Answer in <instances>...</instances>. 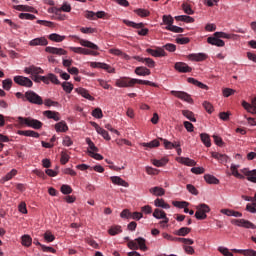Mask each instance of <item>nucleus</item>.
I'll return each mask as SVG.
<instances>
[{"instance_id":"f257e3e1","label":"nucleus","mask_w":256,"mask_h":256,"mask_svg":"<svg viewBox=\"0 0 256 256\" xmlns=\"http://www.w3.org/2000/svg\"><path fill=\"white\" fill-rule=\"evenodd\" d=\"M150 85V87H157V84L148 80H141L136 78L123 77L116 80L117 87H135V85Z\"/></svg>"},{"instance_id":"f03ea898","label":"nucleus","mask_w":256,"mask_h":256,"mask_svg":"<svg viewBox=\"0 0 256 256\" xmlns=\"http://www.w3.org/2000/svg\"><path fill=\"white\" fill-rule=\"evenodd\" d=\"M78 40L82 47H88V49L84 48L83 55H92L93 57H97V55H99V53L97 52V50H99V46H97L95 43L81 38H79Z\"/></svg>"},{"instance_id":"7ed1b4c3","label":"nucleus","mask_w":256,"mask_h":256,"mask_svg":"<svg viewBox=\"0 0 256 256\" xmlns=\"http://www.w3.org/2000/svg\"><path fill=\"white\" fill-rule=\"evenodd\" d=\"M17 121L20 125H27V127H32V129H41L43 127V123L39 120H35L31 117L23 118L19 116Z\"/></svg>"},{"instance_id":"20e7f679","label":"nucleus","mask_w":256,"mask_h":256,"mask_svg":"<svg viewBox=\"0 0 256 256\" xmlns=\"http://www.w3.org/2000/svg\"><path fill=\"white\" fill-rule=\"evenodd\" d=\"M123 23L127 25V27H133V29H140L137 31V33L142 37H145L149 33V29L143 28L145 27V24L143 22L135 23L133 21L123 20Z\"/></svg>"},{"instance_id":"39448f33","label":"nucleus","mask_w":256,"mask_h":256,"mask_svg":"<svg viewBox=\"0 0 256 256\" xmlns=\"http://www.w3.org/2000/svg\"><path fill=\"white\" fill-rule=\"evenodd\" d=\"M23 101H29L33 105H43V98L31 90L25 92Z\"/></svg>"},{"instance_id":"423d86ee","label":"nucleus","mask_w":256,"mask_h":256,"mask_svg":"<svg viewBox=\"0 0 256 256\" xmlns=\"http://www.w3.org/2000/svg\"><path fill=\"white\" fill-rule=\"evenodd\" d=\"M146 240L143 237L136 238L135 240H131L128 242L129 249H140L141 251H147Z\"/></svg>"},{"instance_id":"0eeeda50","label":"nucleus","mask_w":256,"mask_h":256,"mask_svg":"<svg viewBox=\"0 0 256 256\" xmlns=\"http://www.w3.org/2000/svg\"><path fill=\"white\" fill-rule=\"evenodd\" d=\"M196 209L197 211L195 213V217L199 221H203L204 219H207V213L211 211V208H209V205L207 204H200L196 206Z\"/></svg>"},{"instance_id":"6e6552de","label":"nucleus","mask_w":256,"mask_h":256,"mask_svg":"<svg viewBox=\"0 0 256 256\" xmlns=\"http://www.w3.org/2000/svg\"><path fill=\"white\" fill-rule=\"evenodd\" d=\"M231 223L232 225H236V227H244V229H256L255 224L245 219H233Z\"/></svg>"},{"instance_id":"1a4fd4ad","label":"nucleus","mask_w":256,"mask_h":256,"mask_svg":"<svg viewBox=\"0 0 256 256\" xmlns=\"http://www.w3.org/2000/svg\"><path fill=\"white\" fill-rule=\"evenodd\" d=\"M14 83H16V85H20V87H33V81L25 76H15Z\"/></svg>"},{"instance_id":"9d476101","label":"nucleus","mask_w":256,"mask_h":256,"mask_svg":"<svg viewBox=\"0 0 256 256\" xmlns=\"http://www.w3.org/2000/svg\"><path fill=\"white\" fill-rule=\"evenodd\" d=\"M30 47H47L49 45V41L45 36L34 38L29 42Z\"/></svg>"},{"instance_id":"9b49d317","label":"nucleus","mask_w":256,"mask_h":256,"mask_svg":"<svg viewBox=\"0 0 256 256\" xmlns=\"http://www.w3.org/2000/svg\"><path fill=\"white\" fill-rule=\"evenodd\" d=\"M170 93L171 95H174V97H177L182 101H186V103H193V98H191V95L186 92L172 90Z\"/></svg>"},{"instance_id":"f8f14e48","label":"nucleus","mask_w":256,"mask_h":256,"mask_svg":"<svg viewBox=\"0 0 256 256\" xmlns=\"http://www.w3.org/2000/svg\"><path fill=\"white\" fill-rule=\"evenodd\" d=\"M24 73H26L27 75H32L33 77L35 75H42L45 73V71L41 67L32 65V66L26 67L24 69Z\"/></svg>"},{"instance_id":"ddd939ff","label":"nucleus","mask_w":256,"mask_h":256,"mask_svg":"<svg viewBox=\"0 0 256 256\" xmlns=\"http://www.w3.org/2000/svg\"><path fill=\"white\" fill-rule=\"evenodd\" d=\"M242 107H244V109L248 113H251L252 115H256V97L252 99L251 104L246 101H243Z\"/></svg>"},{"instance_id":"4468645a","label":"nucleus","mask_w":256,"mask_h":256,"mask_svg":"<svg viewBox=\"0 0 256 256\" xmlns=\"http://www.w3.org/2000/svg\"><path fill=\"white\" fill-rule=\"evenodd\" d=\"M174 69H176V71H178L179 73H191V71H193V69L184 62H176L174 65Z\"/></svg>"},{"instance_id":"2eb2a0df","label":"nucleus","mask_w":256,"mask_h":256,"mask_svg":"<svg viewBox=\"0 0 256 256\" xmlns=\"http://www.w3.org/2000/svg\"><path fill=\"white\" fill-rule=\"evenodd\" d=\"M46 53H50L51 55H58L61 57V55H66L67 51L63 48H57V47H52V46H47L45 48Z\"/></svg>"},{"instance_id":"dca6fc26","label":"nucleus","mask_w":256,"mask_h":256,"mask_svg":"<svg viewBox=\"0 0 256 256\" xmlns=\"http://www.w3.org/2000/svg\"><path fill=\"white\" fill-rule=\"evenodd\" d=\"M209 56L205 53H194L188 55L189 61H196V62H201L205 61Z\"/></svg>"},{"instance_id":"f3484780","label":"nucleus","mask_w":256,"mask_h":256,"mask_svg":"<svg viewBox=\"0 0 256 256\" xmlns=\"http://www.w3.org/2000/svg\"><path fill=\"white\" fill-rule=\"evenodd\" d=\"M146 53H149L152 57H165V55H167L163 48H157L156 50L148 48L146 49Z\"/></svg>"},{"instance_id":"a211bd4d","label":"nucleus","mask_w":256,"mask_h":256,"mask_svg":"<svg viewBox=\"0 0 256 256\" xmlns=\"http://www.w3.org/2000/svg\"><path fill=\"white\" fill-rule=\"evenodd\" d=\"M242 173L246 175L248 181H251V183H256V169L251 171L247 168H244Z\"/></svg>"},{"instance_id":"6ab92c4d","label":"nucleus","mask_w":256,"mask_h":256,"mask_svg":"<svg viewBox=\"0 0 256 256\" xmlns=\"http://www.w3.org/2000/svg\"><path fill=\"white\" fill-rule=\"evenodd\" d=\"M207 43H209L210 45H215L216 47H225V41L217 38L216 36L208 37Z\"/></svg>"},{"instance_id":"aec40b11","label":"nucleus","mask_w":256,"mask_h":256,"mask_svg":"<svg viewBox=\"0 0 256 256\" xmlns=\"http://www.w3.org/2000/svg\"><path fill=\"white\" fill-rule=\"evenodd\" d=\"M134 59L136 61H139L140 63H145V65H147V67H149L150 69H153V67H155V62L151 58H142L140 56H134Z\"/></svg>"},{"instance_id":"412c9836","label":"nucleus","mask_w":256,"mask_h":256,"mask_svg":"<svg viewBox=\"0 0 256 256\" xmlns=\"http://www.w3.org/2000/svg\"><path fill=\"white\" fill-rule=\"evenodd\" d=\"M110 179L114 185H119L120 187H129V183L119 176H112Z\"/></svg>"},{"instance_id":"4be33fe9","label":"nucleus","mask_w":256,"mask_h":256,"mask_svg":"<svg viewBox=\"0 0 256 256\" xmlns=\"http://www.w3.org/2000/svg\"><path fill=\"white\" fill-rule=\"evenodd\" d=\"M18 135H23L24 137H33L34 139H39V133L33 130H19Z\"/></svg>"},{"instance_id":"5701e85b","label":"nucleus","mask_w":256,"mask_h":256,"mask_svg":"<svg viewBox=\"0 0 256 256\" xmlns=\"http://www.w3.org/2000/svg\"><path fill=\"white\" fill-rule=\"evenodd\" d=\"M134 73L140 77H145L147 75H151V70H149L147 67L140 66L136 67Z\"/></svg>"},{"instance_id":"b1692460","label":"nucleus","mask_w":256,"mask_h":256,"mask_svg":"<svg viewBox=\"0 0 256 256\" xmlns=\"http://www.w3.org/2000/svg\"><path fill=\"white\" fill-rule=\"evenodd\" d=\"M212 157L213 159H217L219 163H227V161H229V156L218 152H212Z\"/></svg>"},{"instance_id":"393cba45","label":"nucleus","mask_w":256,"mask_h":256,"mask_svg":"<svg viewBox=\"0 0 256 256\" xmlns=\"http://www.w3.org/2000/svg\"><path fill=\"white\" fill-rule=\"evenodd\" d=\"M55 130L57 131V133H65L69 131V126H67V123L65 121H61L55 124Z\"/></svg>"},{"instance_id":"a878e982","label":"nucleus","mask_w":256,"mask_h":256,"mask_svg":"<svg viewBox=\"0 0 256 256\" xmlns=\"http://www.w3.org/2000/svg\"><path fill=\"white\" fill-rule=\"evenodd\" d=\"M43 115L48 119H53L54 121H59L61 118L59 117V112L46 110L43 112Z\"/></svg>"},{"instance_id":"bb28decb","label":"nucleus","mask_w":256,"mask_h":256,"mask_svg":"<svg viewBox=\"0 0 256 256\" xmlns=\"http://www.w3.org/2000/svg\"><path fill=\"white\" fill-rule=\"evenodd\" d=\"M232 253H241L244 256H256V251L253 249H247V250L232 249Z\"/></svg>"},{"instance_id":"cd10ccee","label":"nucleus","mask_w":256,"mask_h":256,"mask_svg":"<svg viewBox=\"0 0 256 256\" xmlns=\"http://www.w3.org/2000/svg\"><path fill=\"white\" fill-rule=\"evenodd\" d=\"M48 39H50V41H54V43H61L65 41V36L59 35L57 33H52L48 36Z\"/></svg>"},{"instance_id":"c85d7f7f","label":"nucleus","mask_w":256,"mask_h":256,"mask_svg":"<svg viewBox=\"0 0 256 256\" xmlns=\"http://www.w3.org/2000/svg\"><path fill=\"white\" fill-rule=\"evenodd\" d=\"M204 179L206 183H209V185H219V179L211 174L204 175Z\"/></svg>"},{"instance_id":"c756f323","label":"nucleus","mask_w":256,"mask_h":256,"mask_svg":"<svg viewBox=\"0 0 256 256\" xmlns=\"http://www.w3.org/2000/svg\"><path fill=\"white\" fill-rule=\"evenodd\" d=\"M15 175H17V170L12 169L4 177L1 178L0 183H6V181H11V179H13Z\"/></svg>"},{"instance_id":"7c9ffc66","label":"nucleus","mask_w":256,"mask_h":256,"mask_svg":"<svg viewBox=\"0 0 256 256\" xmlns=\"http://www.w3.org/2000/svg\"><path fill=\"white\" fill-rule=\"evenodd\" d=\"M16 11H27L28 13H35V8L28 5H16L14 6Z\"/></svg>"},{"instance_id":"2f4dec72","label":"nucleus","mask_w":256,"mask_h":256,"mask_svg":"<svg viewBox=\"0 0 256 256\" xmlns=\"http://www.w3.org/2000/svg\"><path fill=\"white\" fill-rule=\"evenodd\" d=\"M150 193H152V195H156L157 197H163V195H165V189L156 186L150 189Z\"/></svg>"},{"instance_id":"473e14b6","label":"nucleus","mask_w":256,"mask_h":256,"mask_svg":"<svg viewBox=\"0 0 256 256\" xmlns=\"http://www.w3.org/2000/svg\"><path fill=\"white\" fill-rule=\"evenodd\" d=\"M180 163L183 165H187V167H195L197 165V162L195 160L185 157H180Z\"/></svg>"},{"instance_id":"72a5a7b5","label":"nucleus","mask_w":256,"mask_h":256,"mask_svg":"<svg viewBox=\"0 0 256 256\" xmlns=\"http://www.w3.org/2000/svg\"><path fill=\"white\" fill-rule=\"evenodd\" d=\"M200 139L202 143L205 145V147H211V138L209 137V134L201 133Z\"/></svg>"},{"instance_id":"f704fd0d","label":"nucleus","mask_w":256,"mask_h":256,"mask_svg":"<svg viewBox=\"0 0 256 256\" xmlns=\"http://www.w3.org/2000/svg\"><path fill=\"white\" fill-rule=\"evenodd\" d=\"M176 21H184V23H194L195 19L191 16L187 15H180V16H175Z\"/></svg>"},{"instance_id":"c9c22d12","label":"nucleus","mask_w":256,"mask_h":256,"mask_svg":"<svg viewBox=\"0 0 256 256\" xmlns=\"http://www.w3.org/2000/svg\"><path fill=\"white\" fill-rule=\"evenodd\" d=\"M155 207H161L162 209H170L171 206L165 202L163 199L157 198L154 201Z\"/></svg>"},{"instance_id":"e433bc0d","label":"nucleus","mask_w":256,"mask_h":256,"mask_svg":"<svg viewBox=\"0 0 256 256\" xmlns=\"http://www.w3.org/2000/svg\"><path fill=\"white\" fill-rule=\"evenodd\" d=\"M187 81L192 85H196V87H199L200 89H208L207 85L203 84L202 82H199V80L195 78H188Z\"/></svg>"},{"instance_id":"4c0bfd02","label":"nucleus","mask_w":256,"mask_h":256,"mask_svg":"<svg viewBox=\"0 0 256 256\" xmlns=\"http://www.w3.org/2000/svg\"><path fill=\"white\" fill-rule=\"evenodd\" d=\"M168 162L169 160L167 158H162L160 160H157V159L152 160V164L155 165V167H165V165H167Z\"/></svg>"},{"instance_id":"58836bf2","label":"nucleus","mask_w":256,"mask_h":256,"mask_svg":"<svg viewBox=\"0 0 256 256\" xmlns=\"http://www.w3.org/2000/svg\"><path fill=\"white\" fill-rule=\"evenodd\" d=\"M160 145V142L159 140L155 139V140H152L148 143H142V147H147L148 149H155V147H159Z\"/></svg>"},{"instance_id":"ea45409f","label":"nucleus","mask_w":256,"mask_h":256,"mask_svg":"<svg viewBox=\"0 0 256 256\" xmlns=\"http://www.w3.org/2000/svg\"><path fill=\"white\" fill-rule=\"evenodd\" d=\"M86 143L88 145V152L92 151V153H98L99 152V148H97V146H95V143H93V141H91V138H86Z\"/></svg>"},{"instance_id":"a19ab883","label":"nucleus","mask_w":256,"mask_h":256,"mask_svg":"<svg viewBox=\"0 0 256 256\" xmlns=\"http://www.w3.org/2000/svg\"><path fill=\"white\" fill-rule=\"evenodd\" d=\"M182 115L186 117V119H189V121H192V123H195L197 119L195 118V114L189 110H183Z\"/></svg>"},{"instance_id":"79ce46f5","label":"nucleus","mask_w":256,"mask_h":256,"mask_svg":"<svg viewBox=\"0 0 256 256\" xmlns=\"http://www.w3.org/2000/svg\"><path fill=\"white\" fill-rule=\"evenodd\" d=\"M21 239H22V245H23L24 247H31V244L33 243V239L31 238V236H29V235H23V236L21 237Z\"/></svg>"},{"instance_id":"37998d69","label":"nucleus","mask_w":256,"mask_h":256,"mask_svg":"<svg viewBox=\"0 0 256 256\" xmlns=\"http://www.w3.org/2000/svg\"><path fill=\"white\" fill-rule=\"evenodd\" d=\"M78 93H79V95L83 96L84 99H88L89 101H93V99H94L93 96H91V94H89V91H87L84 88H79Z\"/></svg>"},{"instance_id":"c03bdc74","label":"nucleus","mask_w":256,"mask_h":256,"mask_svg":"<svg viewBox=\"0 0 256 256\" xmlns=\"http://www.w3.org/2000/svg\"><path fill=\"white\" fill-rule=\"evenodd\" d=\"M191 233V228L182 227L179 230L176 231V235L179 237H185L186 235H189Z\"/></svg>"},{"instance_id":"a18cd8bd","label":"nucleus","mask_w":256,"mask_h":256,"mask_svg":"<svg viewBox=\"0 0 256 256\" xmlns=\"http://www.w3.org/2000/svg\"><path fill=\"white\" fill-rule=\"evenodd\" d=\"M214 37L218 39H233V34H227L225 32H215Z\"/></svg>"},{"instance_id":"49530a36","label":"nucleus","mask_w":256,"mask_h":256,"mask_svg":"<svg viewBox=\"0 0 256 256\" xmlns=\"http://www.w3.org/2000/svg\"><path fill=\"white\" fill-rule=\"evenodd\" d=\"M97 134L101 135L106 141H111V136L109 135V132H107V130L103 128H98Z\"/></svg>"},{"instance_id":"de8ad7c7","label":"nucleus","mask_w":256,"mask_h":256,"mask_svg":"<svg viewBox=\"0 0 256 256\" xmlns=\"http://www.w3.org/2000/svg\"><path fill=\"white\" fill-rule=\"evenodd\" d=\"M239 168V166L235 165V164H232L231 167H230V170L232 172V175L234 177H237V179H243V175H241L239 173V171L237 170Z\"/></svg>"},{"instance_id":"09e8293b","label":"nucleus","mask_w":256,"mask_h":256,"mask_svg":"<svg viewBox=\"0 0 256 256\" xmlns=\"http://www.w3.org/2000/svg\"><path fill=\"white\" fill-rule=\"evenodd\" d=\"M123 230L121 229V226H112L109 230L108 233L109 235H119V233H122Z\"/></svg>"},{"instance_id":"8fccbe9b","label":"nucleus","mask_w":256,"mask_h":256,"mask_svg":"<svg viewBox=\"0 0 256 256\" xmlns=\"http://www.w3.org/2000/svg\"><path fill=\"white\" fill-rule=\"evenodd\" d=\"M61 10L59 8H53V13L56 15L58 21H65L67 19V16L65 14H61Z\"/></svg>"},{"instance_id":"3c124183","label":"nucleus","mask_w":256,"mask_h":256,"mask_svg":"<svg viewBox=\"0 0 256 256\" xmlns=\"http://www.w3.org/2000/svg\"><path fill=\"white\" fill-rule=\"evenodd\" d=\"M2 86H3V89H5V91H9L13 86V80H11V78L3 80Z\"/></svg>"},{"instance_id":"603ef678","label":"nucleus","mask_w":256,"mask_h":256,"mask_svg":"<svg viewBox=\"0 0 256 256\" xmlns=\"http://www.w3.org/2000/svg\"><path fill=\"white\" fill-rule=\"evenodd\" d=\"M166 30L167 31H172V33H183V28L179 27V26H175V25H171V26H166Z\"/></svg>"},{"instance_id":"864d4df0","label":"nucleus","mask_w":256,"mask_h":256,"mask_svg":"<svg viewBox=\"0 0 256 256\" xmlns=\"http://www.w3.org/2000/svg\"><path fill=\"white\" fill-rule=\"evenodd\" d=\"M19 19H26L28 21H33V20L37 19V17L35 15L29 14V13H20Z\"/></svg>"},{"instance_id":"5fc2aeb1","label":"nucleus","mask_w":256,"mask_h":256,"mask_svg":"<svg viewBox=\"0 0 256 256\" xmlns=\"http://www.w3.org/2000/svg\"><path fill=\"white\" fill-rule=\"evenodd\" d=\"M162 19L163 23L167 25V27H171L174 23V20L171 15H164Z\"/></svg>"},{"instance_id":"6e6d98bb","label":"nucleus","mask_w":256,"mask_h":256,"mask_svg":"<svg viewBox=\"0 0 256 256\" xmlns=\"http://www.w3.org/2000/svg\"><path fill=\"white\" fill-rule=\"evenodd\" d=\"M62 89L65 93H71V91H73V84L71 82H63Z\"/></svg>"},{"instance_id":"4d7b16f0","label":"nucleus","mask_w":256,"mask_h":256,"mask_svg":"<svg viewBox=\"0 0 256 256\" xmlns=\"http://www.w3.org/2000/svg\"><path fill=\"white\" fill-rule=\"evenodd\" d=\"M182 9L184 13H186V15H193V13H195V11H193V9L191 8V5L187 3L182 4Z\"/></svg>"},{"instance_id":"13d9d810","label":"nucleus","mask_w":256,"mask_h":256,"mask_svg":"<svg viewBox=\"0 0 256 256\" xmlns=\"http://www.w3.org/2000/svg\"><path fill=\"white\" fill-rule=\"evenodd\" d=\"M44 239L47 241V243H53V241H55V235H53L51 231H46L44 234Z\"/></svg>"},{"instance_id":"bf43d9fd","label":"nucleus","mask_w":256,"mask_h":256,"mask_svg":"<svg viewBox=\"0 0 256 256\" xmlns=\"http://www.w3.org/2000/svg\"><path fill=\"white\" fill-rule=\"evenodd\" d=\"M61 193H63V195H71V193H73V188L64 184L61 186Z\"/></svg>"},{"instance_id":"052dcab7","label":"nucleus","mask_w":256,"mask_h":256,"mask_svg":"<svg viewBox=\"0 0 256 256\" xmlns=\"http://www.w3.org/2000/svg\"><path fill=\"white\" fill-rule=\"evenodd\" d=\"M135 13L138 14L139 17H149V15H151V12H149V10H145L141 8L135 10Z\"/></svg>"},{"instance_id":"680f3d73","label":"nucleus","mask_w":256,"mask_h":256,"mask_svg":"<svg viewBox=\"0 0 256 256\" xmlns=\"http://www.w3.org/2000/svg\"><path fill=\"white\" fill-rule=\"evenodd\" d=\"M92 117H95L96 119H103V111L101 108H96L92 111Z\"/></svg>"},{"instance_id":"e2e57ef3","label":"nucleus","mask_w":256,"mask_h":256,"mask_svg":"<svg viewBox=\"0 0 256 256\" xmlns=\"http://www.w3.org/2000/svg\"><path fill=\"white\" fill-rule=\"evenodd\" d=\"M153 217H155V219L165 218V211L160 209H155L153 212Z\"/></svg>"},{"instance_id":"0e129e2a","label":"nucleus","mask_w":256,"mask_h":256,"mask_svg":"<svg viewBox=\"0 0 256 256\" xmlns=\"http://www.w3.org/2000/svg\"><path fill=\"white\" fill-rule=\"evenodd\" d=\"M174 207H178L179 209H185V207H189V203L185 201H174Z\"/></svg>"},{"instance_id":"69168bd1","label":"nucleus","mask_w":256,"mask_h":256,"mask_svg":"<svg viewBox=\"0 0 256 256\" xmlns=\"http://www.w3.org/2000/svg\"><path fill=\"white\" fill-rule=\"evenodd\" d=\"M159 139H160V141H162L165 149H174L175 144H173L172 142H170L167 139H163V138H159Z\"/></svg>"},{"instance_id":"338daca9","label":"nucleus","mask_w":256,"mask_h":256,"mask_svg":"<svg viewBox=\"0 0 256 256\" xmlns=\"http://www.w3.org/2000/svg\"><path fill=\"white\" fill-rule=\"evenodd\" d=\"M218 251H219V253H222V255H224V256H233V253L230 252L229 249L226 247L220 246V247H218Z\"/></svg>"},{"instance_id":"774afa93","label":"nucleus","mask_w":256,"mask_h":256,"mask_svg":"<svg viewBox=\"0 0 256 256\" xmlns=\"http://www.w3.org/2000/svg\"><path fill=\"white\" fill-rule=\"evenodd\" d=\"M60 163L62 165H66V163H69V154L66 152L61 153Z\"/></svg>"}]
</instances>
